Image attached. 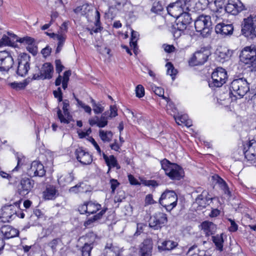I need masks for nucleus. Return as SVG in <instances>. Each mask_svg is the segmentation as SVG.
<instances>
[{
	"instance_id": "1",
	"label": "nucleus",
	"mask_w": 256,
	"mask_h": 256,
	"mask_svg": "<svg viewBox=\"0 0 256 256\" xmlns=\"http://www.w3.org/2000/svg\"><path fill=\"white\" fill-rule=\"evenodd\" d=\"M230 94L236 98H242L249 90V84L244 78L234 80L230 84Z\"/></svg>"
},
{
	"instance_id": "2",
	"label": "nucleus",
	"mask_w": 256,
	"mask_h": 256,
	"mask_svg": "<svg viewBox=\"0 0 256 256\" xmlns=\"http://www.w3.org/2000/svg\"><path fill=\"white\" fill-rule=\"evenodd\" d=\"M160 164L166 174L171 180H180L182 177V169L177 164L172 163L166 158L161 160Z\"/></svg>"
},
{
	"instance_id": "3",
	"label": "nucleus",
	"mask_w": 256,
	"mask_h": 256,
	"mask_svg": "<svg viewBox=\"0 0 256 256\" xmlns=\"http://www.w3.org/2000/svg\"><path fill=\"white\" fill-rule=\"evenodd\" d=\"M242 62L248 66L251 71H256V48L254 46H246L241 51L240 56Z\"/></svg>"
},
{
	"instance_id": "4",
	"label": "nucleus",
	"mask_w": 256,
	"mask_h": 256,
	"mask_svg": "<svg viewBox=\"0 0 256 256\" xmlns=\"http://www.w3.org/2000/svg\"><path fill=\"white\" fill-rule=\"evenodd\" d=\"M241 32L248 39L256 38V15L244 18L241 24Z\"/></svg>"
},
{
	"instance_id": "5",
	"label": "nucleus",
	"mask_w": 256,
	"mask_h": 256,
	"mask_svg": "<svg viewBox=\"0 0 256 256\" xmlns=\"http://www.w3.org/2000/svg\"><path fill=\"white\" fill-rule=\"evenodd\" d=\"M212 22L210 16L202 14L198 16L194 22L196 31L202 36H206L210 34Z\"/></svg>"
},
{
	"instance_id": "6",
	"label": "nucleus",
	"mask_w": 256,
	"mask_h": 256,
	"mask_svg": "<svg viewBox=\"0 0 256 256\" xmlns=\"http://www.w3.org/2000/svg\"><path fill=\"white\" fill-rule=\"evenodd\" d=\"M214 202H217V207L220 206L221 204L218 197L213 196L208 190H203L195 200V204L202 208H205L210 204L213 205Z\"/></svg>"
},
{
	"instance_id": "7",
	"label": "nucleus",
	"mask_w": 256,
	"mask_h": 256,
	"mask_svg": "<svg viewBox=\"0 0 256 256\" xmlns=\"http://www.w3.org/2000/svg\"><path fill=\"white\" fill-rule=\"evenodd\" d=\"M158 202L168 212H170L177 205L178 196L174 190H166L162 194Z\"/></svg>"
},
{
	"instance_id": "8",
	"label": "nucleus",
	"mask_w": 256,
	"mask_h": 256,
	"mask_svg": "<svg viewBox=\"0 0 256 256\" xmlns=\"http://www.w3.org/2000/svg\"><path fill=\"white\" fill-rule=\"evenodd\" d=\"M228 78L226 71L223 68L219 67L212 74V80L208 82V85L211 88L221 87L226 83Z\"/></svg>"
},
{
	"instance_id": "9",
	"label": "nucleus",
	"mask_w": 256,
	"mask_h": 256,
	"mask_svg": "<svg viewBox=\"0 0 256 256\" xmlns=\"http://www.w3.org/2000/svg\"><path fill=\"white\" fill-rule=\"evenodd\" d=\"M55 64L56 72L60 74L64 70V66L62 64L60 60H55ZM70 75L71 71L70 70L64 72L63 76H62L59 74L55 80V85L56 86H59L62 84V88L64 90H66L68 88V82Z\"/></svg>"
},
{
	"instance_id": "10",
	"label": "nucleus",
	"mask_w": 256,
	"mask_h": 256,
	"mask_svg": "<svg viewBox=\"0 0 256 256\" xmlns=\"http://www.w3.org/2000/svg\"><path fill=\"white\" fill-rule=\"evenodd\" d=\"M210 54L209 49L206 48H202L194 54L189 60V64L192 66L202 65L207 61Z\"/></svg>"
},
{
	"instance_id": "11",
	"label": "nucleus",
	"mask_w": 256,
	"mask_h": 256,
	"mask_svg": "<svg viewBox=\"0 0 256 256\" xmlns=\"http://www.w3.org/2000/svg\"><path fill=\"white\" fill-rule=\"evenodd\" d=\"M30 57L26 54L23 53L18 58V66L16 74L21 76H25L30 68Z\"/></svg>"
},
{
	"instance_id": "12",
	"label": "nucleus",
	"mask_w": 256,
	"mask_h": 256,
	"mask_svg": "<svg viewBox=\"0 0 256 256\" xmlns=\"http://www.w3.org/2000/svg\"><path fill=\"white\" fill-rule=\"evenodd\" d=\"M168 222L167 215L165 213L158 212L150 218L149 226L154 230L160 229Z\"/></svg>"
},
{
	"instance_id": "13",
	"label": "nucleus",
	"mask_w": 256,
	"mask_h": 256,
	"mask_svg": "<svg viewBox=\"0 0 256 256\" xmlns=\"http://www.w3.org/2000/svg\"><path fill=\"white\" fill-rule=\"evenodd\" d=\"M186 2L185 0H177L170 4L167 7L168 14L174 18H176L184 12V9Z\"/></svg>"
},
{
	"instance_id": "14",
	"label": "nucleus",
	"mask_w": 256,
	"mask_h": 256,
	"mask_svg": "<svg viewBox=\"0 0 256 256\" xmlns=\"http://www.w3.org/2000/svg\"><path fill=\"white\" fill-rule=\"evenodd\" d=\"M242 152L248 161H252L256 159V141L252 140L243 144Z\"/></svg>"
},
{
	"instance_id": "15",
	"label": "nucleus",
	"mask_w": 256,
	"mask_h": 256,
	"mask_svg": "<svg viewBox=\"0 0 256 256\" xmlns=\"http://www.w3.org/2000/svg\"><path fill=\"white\" fill-rule=\"evenodd\" d=\"M54 68L52 65L49 62L44 63L40 70L38 74H33L32 80H50L52 77Z\"/></svg>"
},
{
	"instance_id": "16",
	"label": "nucleus",
	"mask_w": 256,
	"mask_h": 256,
	"mask_svg": "<svg viewBox=\"0 0 256 256\" xmlns=\"http://www.w3.org/2000/svg\"><path fill=\"white\" fill-rule=\"evenodd\" d=\"M14 64V58L8 51L0 52V70L8 72Z\"/></svg>"
},
{
	"instance_id": "17",
	"label": "nucleus",
	"mask_w": 256,
	"mask_h": 256,
	"mask_svg": "<svg viewBox=\"0 0 256 256\" xmlns=\"http://www.w3.org/2000/svg\"><path fill=\"white\" fill-rule=\"evenodd\" d=\"M244 10L245 6L240 0H229L224 6V12L235 16Z\"/></svg>"
},
{
	"instance_id": "18",
	"label": "nucleus",
	"mask_w": 256,
	"mask_h": 256,
	"mask_svg": "<svg viewBox=\"0 0 256 256\" xmlns=\"http://www.w3.org/2000/svg\"><path fill=\"white\" fill-rule=\"evenodd\" d=\"M16 210L15 206L10 204L3 206L0 210V222H10L16 217Z\"/></svg>"
},
{
	"instance_id": "19",
	"label": "nucleus",
	"mask_w": 256,
	"mask_h": 256,
	"mask_svg": "<svg viewBox=\"0 0 256 256\" xmlns=\"http://www.w3.org/2000/svg\"><path fill=\"white\" fill-rule=\"evenodd\" d=\"M34 181L28 178H22L18 186V193L22 196L28 194L33 188Z\"/></svg>"
},
{
	"instance_id": "20",
	"label": "nucleus",
	"mask_w": 256,
	"mask_h": 256,
	"mask_svg": "<svg viewBox=\"0 0 256 256\" xmlns=\"http://www.w3.org/2000/svg\"><path fill=\"white\" fill-rule=\"evenodd\" d=\"M28 174L30 177H42L46 174V170L43 164L39 161H33L29 168L28 169Z\"/></svg>"
},
{
	"instance_id": "21",
	"label": "nucleus",
	"mask_w": 256,
	"mask_h": 256,
	"mask_svg": "<svg viewBox=\"0 0 256 256\" xmlns=\"http://www.w3.org/2000/svg\"><path fill=\"white\" fill-rule=\"evenodd\" d=\"M62 104L64 114H62V110L58 108L57 111V114L61 123L68 124L70 122L72 118V116L68 111V108L70 106L69 101L68 100H64L62 102Z\"/></svg>"
},
{
	"instance_id": "22",
	"label": "nucleus",
	"mask_w": 256,
	"mask_h": 256,
	"mask_svg": "<svg viewBox=\"0 0 256 256\" xmlns=\"http://www.w3.org/2000/svg\"><path fill=\"white\" fill-rule=\"evenodd\" d=\"M75 155L77 160L83 165L90 164L92 161V155L82 148H78L76 150Z\"/></svg>"
},
{
	"instance_id": "23",
	"label": "nucleus",
	"mask_w": 256,
	"mask_h": 256,
	"mask_svg": "<svg viewBox=\"0 0 256 256\" xmlns=\"http://www.w3.org/2000/svg\"><path fill=\"white\" fill-rule=\"evenodd\" d=\"M192 20L190 14L184 12L176 18L174 28L186 30L188 24H190Z\"/></svg>"
},
{
	"instance_id": "24",
	"label": "nucleus",
	"mask_w": 256,
	"mask_h": 256,
	"mask_svg": "<svg viewBox=\"0 0 256 256\" xmlns=\"http://www.w3.org/2000/svg\"><path fill=\"white\" fill-rule=\"evenodd\" d=\"M0 234L4 239H10L18 236L19 231L10 225H4L0 229Z\"/></svg>"
},
{
	"instance_id": "25",
	"label": "nucleus",
	"mask_w": 256,
	"mask_h": 256,
	"mask_svg": "<svg viewBox=\"0 0 256 256\" xmlns=\"http://www.w3.org/2000/svg\"><path fill=\"white\" fill-rule=\"evenodd\" d=\"M215 31L216 34H220L224 36H230L233 33L234 26L232 24L219 22L215 27Z\"/></svg>"
},
{
	"instance_id": "26",
	"label": "nucleus",
	"mask_w": 256,
	"mask_h": 256,
	"mask_svg": "<svg viewBox=\"0 0 256 256\" xmlns=\"http://www.w3.org/2000/svg\"><path fill=\"white\" fill-rule=\"evenodd\" d=\"M58 196V190L54 186H46L42 192V198L44 200H53Z\"/></svg>"
},
{
	"instance_id": "27",
	"label": "nucleus",
	"mask_w": 256,
	"mask_h": 256,
	"mask_svg": "<svg viewBox=\"0 0 256 256\" xmlns=\"http://www.w3.org/2000/svg\"><path fill=\"white\" fill-rule=\"evenodd\" d=\"M102 156L106 165L108 167V171L110 170L111 168H116L117 170L120 168V166L118 163V161L114 156L110 155L108 156L103 152Z\"/></svg>"
},
{
	"instance_id": "28",
	"label": "nucleus",
	"mask_w": 256,
	"mask_h": 256,
	"mask_svg": "<svg viewBox=\"0 0 256 256\" xmlns=\"http://www.w3.org/2000/svg\"><path fill=\"white\" fill-rule=\"evenodd\" d=\"M84 240H86L84 244H88V246H92L94 248L98 244L100 238L93 232H90L86 234Z\"/></svg>"
},
{
	"instance_id": "29",
	"label": "nucleus",
	"mask_w": 256,
	"mask_h": 256,
	"mask_svg": "<svg viewBox=\"0 0 256 256\" xmlns=\"http://www.w3.org/2000/svg\"><path fill=\"white\" fill-rule=\"evenodd\" d=\"M74 180V176L72 173H68L62 175L58 178V184L64 187L70 184Z\"/></svg>"
},
{
	"instance_id": "30",
	"label": "nucleus",
	"mask_w": 256,
	"mask_h": 256,
	"mask_svg": "<svg viewBox=\"0 0 256 256\" xmlns=\"http://www.w3.org/2000/svg\"><path fill=\"white\" fill-rule=\"evenodd\" d=\"M202 230L207 236L214 234L216 230V226L212 222L205 221L202 222Z\"/></svg>"
},
{
	"instance_id": "31",
	"label": "nucleus",
	"mask_w": 256,
	"mask_h": 256,
	"mask_svg": "<svg viewBox=\"0 0 256 256\" xmlns=\"http://www.w3.org/2000/svg\"><path fill=\"white\" fill-rule=\"evenodd\" d=\"M178 246V243L176 242L167 240L159 242L158 249L160 251L170 250L175 248Z\"/></svg>"
},
{
	"instance_id": "32",
	"label": "nucleus",
	"mask_w": 256,
	"mask_h": 256,
	"mask_svg": "<svg viewBox=\"0 0 256 256\" xmlns=\"http://www.w3.org/2000/svg\"><path fill=\"white\" fill-rule=\"evenodd\" d=\"M104 256H120L118 248L111 244H107L104 250Z\"/></svg>"
},
{
	"instance_id": "33",
	"label": "nucleus",
	"mask_w": 256,
	"mask_h": 256,
	"mask_svg": "<svg viewBox=\"0 0 256 256\" xmlns=\"http://www.w3.org/2000/svg\"><path fill=\"white\" fill-rule=\"evenodd\" d=\"M233 54V51L226 48L220 49L218 52V58L219 60L222 62L228 60Z\"/></svg>"
},
{
	"instance_id": "34",
	"label": "nucleus",
	"mask_w": 256,
	"mask_h": 256,
	"mask_svg": "<svg viewBox=\"0 0 256 256\" xmlns=\"http://www.w3.org/2000/svg\"><path fill=\"white\" fill-rule=\"evenodd\" d=\"M107 210L108 208H102L98 213L86 220L84 223V226H92L94 222L102 218L103 215L106 213Z\"/></svg>"
},
{
	"instance_id": "35",
	"label": "nucleus",
	"mask_w": 256,
	"mask_h": 256,
	"mask_svg": "<svg viewBox=\"0 0 256 256\" xmlns=\"http://www.w3.org/2000/svg\"><path fill=\"white\" fill-rule=\"evenodd\" d=\"M92 10V6L88 4L76 7L74 10V12L82 16H85Z\"/></svg>"
},
{
	"instance_id": "36",
	"label": "nucleus",
	"mask_w": 256,
	"mask_h": 256,
	"mask_svg": "<svg viewBox=\"0 0 256 256\" xmlns=\"http://www.w3.org/2000/svg\"><path fill=\"white\" fill-rule=\"evenodd\" d=\"M212 241L216 246V249L220 252L223 250L224 238L223 234H217L212 237Z\"/></svg>"
},
{
	"instance_id": "37",
	"label": "nucleus",
	"mask_w": 256,
	"mask_h": 256,
	"mask_svg": "<svg viewBox=\"0 0 256 256\" xmlns=\"http://www.w3.org/2000/svg\"><path fill=\"white\" fill-rule=\"evenodd\" d=\"M174 119L178 125L184 124L188 127L192 125L191 120L188 119V116L186 114L174 117Z\"/></svg>"
},
{
	"instance_id": "38",
	"label": "nucleus",
	"mask_w": 256,
	"mask_h": 256,
	"mask_svg": "<svg viewBox=\"0 0 256 256\" xmlns=\"http://www.w3.org/2000/svg\"><path fill=\"white\" fill-rule=\"evenodd\" d=\"M146 242H144L140 248V252L141 256H151L152 246Z\"/></svg>"
},
{
	"instance_id": "39",
	"label": "nucleus",
	"mask_w": 256,
	"mask_h": 256,
	"mask_svg": "<svg viewBox=\"0 0 256 256\" xmlns=\"http://www.w3.org/2000/svg\"><path fill=\"white\" fill-rule=\"evenodd\" d=\"M99 136L102 142H108L112 140L113 134L111 131H105L100 130H99Z\"/></svg>"
},
{
	"instance_id": "40",
	"label": "nucleus",
	"mask_w": 256,
	"mask_h": 256,
	"mask_svg": "<svg viewBox=\"0 0 256 256\" xmlns=\"http://www.w3.org/2000/svg\"><path fill=\"white\" fill-rule=\"evenodd\" d=\"M66 38V36L64 34H58L55 40L58 41V46L56 50V54L59 53L64 44Z\"/></svg>"
},
{
	"instance_id": "41",
	"label": "nucleus",
	"mask_w": 256,
	"mask_h": 256,
	"mask_svg": "<svg viewBox=\"0 0 256 256\" xmlns=\"http://www.w3.org/2000/svg\"><path fill=\"white\" fill-rule=\"evenodd\" d=\"M101 208L102 206L98 203L92 201L88 202V215L95 214Z\"/></svg>"
},
{
	"instance_id": "42",
	"label": "nucleus",
	"mask_w": 256,
	"mask_h": 256,
	"mask_svg": "<svg viewBox=\"0 0 256 256\" xmlns=\"http://www.w3.org/2000/svg\"><path fill=\"white\" fill-rule=\"evenodd\" d=\"M138 36L139 35L138 32L134 31V30H132L131 38L130 44V47L133 48L134 52L136 50V49L137 48V40H138Z\"/></svg>"
},
{
	"instance_id": "43",
	"label": "nucleus",
	"mask_w": 256,
	"mask_h": 256,
	"mask_svg": "<svg viewBox=\"0 0 256 256\" xmlns=\"http://www.w3.org/2000/svg\"><path fill=\"white\" fill-rule=\"evenodd\" d=\"M62 243V240L60 238L53 239L48 244V246L51 248L54 253L57 251V247Z\"/></svg>"
},
{
	"instance_id": "44",
	"label": "nucleus",
	"mask_w": 256,
	"mask_h": 256,
	"mask_svg": "<svg viewBox=\"0 0 256 256\" xmlns=\"http://www.w3.org/2000/svg\"><path fill=\"white\" fill-rule=\"evenodd\" d=\"M152 89L156 94L158 95L160 97H162L163 99L165 100L167 103H168L170 102V99L164 96V88L161 87L154 86L152 88Z\"/></svg>"
},
{
	"instance_id": "45",
	"label": "nucleus",
	"mask_w": 256,
	"mask_h": 256,
	"mask_svg": "<svg viewBox=\"0 0 256 256\" xmlns=\"http://www.w3.org/2000/svg\"><path fill=\"white\" fill-rule=\"evenodd\" d=\"M14 43L8 36L4 34L0 40V47L6 46H12Z\"/></svg>"
},
{
	"instance_id": "46",
	"label": "nucleus",
	"mask_w": 256,
	"mask_h": 256,
	"mask_svg": "<svg viewBox=\"0 0 256 256\" xmlns=\"http://www.w3.org/2000/svg\"><path fill=\"white\" fill-rule=\"evenodd\" d=\"M16 42H18L24 44L30 45L34 44V40L32 37L26 36L23 38H19L18 39L16 40Z\"/></svg>"
},
{
	"instance_id": "47",
	"label": "nucleus",
	"mask_w": 256,
	"mask_h": 256,
	"mask_svg": "<svg viewBox=\"0 0 256 256\" xmlns=\"http://www.w3.org/2000/svg\"><path fill=\"white\" fill-rule=\"evenodd\" d=\"M84 184L83 182L79 183L74 186L71 187L69 190V192L74 194L83 192L84 191V188L82 186Z\"/></svg>"
},
{
	"instance_id": "48",
	"label": "nucleus",
	"mask_w": 256,
	"mask_h": 256,
	"mask_svg": "<svg viewBox=\"0 0 256 256\" xmlns=\"http://www.w3.org/2000/svg\"><path fill=\"white\" fill-rule=\"evenodd\" d=\"M214 12L212 14L211 16V20L212 21H214L216 22H218L222 20V14H221L222 12H224L222 11H217V10H214Z\"/></svg>"
},
{
	"instance_id": "49",
	"label": "nucleus",
	"mask_w": 256,
	"mask_h": 256,
	"mask_svg": "<svg viewBox=\"0 0 256 256\" xmlns=\"http://www.w3.org/2000/svg\"><path fill=\"white\" fill-rule=\"evenodd\" d=\"M224 2L225 0H214V4L216 8L214 10H217V11L224 12Z\"/></svg>"
},
{
	"instance_id": "50",
	"label": "nucleus",
	"mask_w": 256,
	"mask_h": 256,
	"mask_svg": "<svg viewBox=\"0 0 256 256\" xmlns=\"http://www.w3.org/2000/svg\"><path fill=\"white\" fill-rule=\"evenodd\" d=\"M166 66L167 68V74L170 76L174 80L176 74V70L174 69L173 65L170 62H168Z\"/></svg>"
},
{
	"instance_id": "51",
	"label": "nucleus",
	"mask_w": 256,
	"mask_h": 256,
	"mask_svg": "<svg viewBox=\"0 0 256 256\" xmlns=\"http://www.w3.org/2000/svg\"><path fill=\"white\" fill-rule=\"evenodd\" d=\"M163 10V6L160 2H155L153 3L151 11L154 13L158 14Z\"/></svg>"
},
{
	"instance_id": "52",
	"label": "nucleus",
	"mask_w": 256,
	"mask_h": 256,
	"mask_svg": "<svg viewBox=\"0 0 256 256\" xmlns=\"http://www.w3.org/2000/svg\"><path fill=\"white\" fill-rule=\"evenodd\" d=\"M93 248L88 244H84L82 248V256H90L91 251Z\"/></svg>"
},
{
	"instance_id": "53",
	"label": "nucleus",
	"mask_w": 256,
	"mask_h": 256,
	"mask_svg": "<svg viewBox=\"0 0 256 256\" xmlns=\"http://www.w3.org/2000/svg\"><path fill=\"white\" fill-rule=\"evenodd\" d=\"M219 207H217V202H216L215 206L212 205V210L209 214L210 218H215L220 214V210L218 209Z\"/></svg>"
},
{
	"instance_id": "54",
	"label": "nucleus",
	"mask_w": 256,
	"mask_h": 256,
	"mask_svg": "<svg viewBox=\"0 0 256 256\" xmlns=\"http://www.w3.org/2000/svg\"><path fill=\"white\" fill-rule=\"evenodd\" d=\"M75 99L76 100L78 106L82 108L86 112L89 114H91L92 108L90 106L86 105L85 104L82 102L81 100H79L76 98Z\"/></svg>"
},
{
	"instance_id": "55",
	"label": "nucleus",
	"mask_w": 256,
	"mask_h": 256,
	"mask_svg": "<svg viewBox=\"0 0 256 256\" xmlns=\"http://www.w3.org/2000/svg\"><path fill=\"white\" fill-rule=\"evenodd\" d=\"M136 94L138 98H141L144 96V88L141 84H138L136 88Z\"/></svg>"
},
{
	"instance_id": "56",
	"label": "nucleus",
	"mask_w": 256,
	"mask_h": 256,
	"mask_svg": "<svg viewBox=\"0 0 256 256\" xmlns=\"http://www.w3.org/2000/svg\"><path fill=\"white\" fill-rule=\"evenodd\" d=\"M16 156L17 159V166L12 170V172L18 170V168L22 166L24 162L25 158L24 156L19 155L18 154H16Z\"/></svg>"
},
{
	"instance_id": "57",
	"label": "nucleus",
	"mask_w": 256,
	"mask_h": 256,
	"mask_svg": "<svg viewBox=\"0 0 256 256\" xmlns=\"http://www.w3.org/2000/svg\"><path fill=\"white\" fill-rule=\"evenodd\" d=\"M10 85L12 88L16 89V90L24 89L26 86V84L25 83L16 82H12Z\"/></svg>"
},
{
	"instance_id": "58",
	"label": "nucleus",
	"mask_w": 256,
	"mask_h": 256,
	"mask_svg": "<svg viewBox=\"0 0 256 256\" xmlns=\"http://www.w3.org/2000/svg\"><path fill=\"white\" fill-rule=\"evenodd\" d=\"M108 120L107 118H104V116H101L100 118L98 117V126L100 128L105 127L108 124Z\"/></svg>"
},
{
	"instance_id": "59",
	"label": "nucleus",
	"mask_w": 256,
	"mask_h": 256,
	"mask_svg": "<svg viewBox=\"0 0 256 256\" xmlns=\"http://www.w3.org/2000/svg\"><path fill=\"white\" fill-rule=\"evenodd\" d=\"M53 94L54 98L58 99V102L62 101V92L60 87H58L57 90H54Z\"/></svg>"
},
{
	"instance_id": "60",
	"label": "nucleus",
	"mask_w": 256,
	"mask_h": 256,
	"mask_svg": "<svg viewBox=\"0 0 256 256\" xmlns=\"http://www.w3.org/2000/svg\"><path fill=\"white\" fill-rule=\"evenodd\" d=\"M78 210L80 214H88V202H85L84 204L78 206Z\"/></svg>"
},
{
	"instance_id": "61",
	"label": "nucleus",
	"mask_w": 256,
	"mask_h": 256,
	"mask_svg": "<svg viewBox=\"0 0 256 256\" xmlns=\"http://www.w3.org/2000/svg\"><path fill=\"white\" fill-rule=\"evenodd\" d=\"M110 184L112 193L114 194L116 188L119 186L120 184L118 182V180L114 178H112L110 180Z\"/></svg>"
},
{
	"instance_id": "62",
	"label": "nucleus",
	"mask_w": 256,
	"mask_h": 256,
	"mask_svg": "<svg viewBox=\"0 0 256 256\" xmlns=\"http://www.w3.org/2000/svg\"><path fill=\"white\" fill-rule=\"evenodd\" d=\"M184 30H182L181 28H174V26L173 30H172V34L176 38H179L182 34H184Z\"/></svg>"
},
{
	"instance_id": "63",
	"label": "nucleus",
	"mask_w": 256,
	"mask_h": 256,
	"mask_svg": "<svg viewBox=\"0 0 256 256\" xmlns=\"http://www.w3.org/2000/svg\"><path fill=\"white\" fill-rule=\"evenodd\" d=\"M228 220L230 222V226L228 228L230 232H236L238 228V224L235 222L234 220L231 218H228Z\"/></svg>"
},
{
	"instance_id": "64",
	"label": "nucleus",
	"mask_w": 256,
	"mask_h": 256,
	"mask_svg": "<svg viewBox=\"0 0 256 256\" xmlns=\"http://www.w3.org/2000/svg\"><path fill=\"white\" fill-rule=\"evenodd\" d=\"M118 115L117 108L115 106H110V112L108 116L110 118L116 117Z\"/></svg>"
}]
</instances>
